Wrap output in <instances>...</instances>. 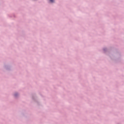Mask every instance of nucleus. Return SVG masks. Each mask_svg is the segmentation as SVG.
I'll return each mask as SVG.
<instances>
[{"label": "nucleus", "instance_id": "1", "mask_svg": "<svg viewBox=\"0 0 124 124\" xmlns=\"http://www.w3.org/2000/svg\"><path fill=\"white\" fill-rule=\"evenodd\" d=\"M50 1H51V2H54V0H50Z\"/></svg>", "mask_w": 124, "mask_h": 124}, {"label": "nucleus", "instance_id": "2", "mask_svg": "<svg viewBox=\"0 0 124 124\" xmlns=\"http://www.w3.org/2000/svg\"><path fill=\"white\" fill-rule=\"evenodd\" d=\"M15 95V96H16V94Z\"/></svg>", "mask_w": 124, "mask_h": 124}]
</instances>
